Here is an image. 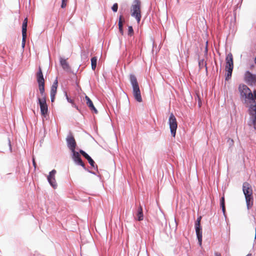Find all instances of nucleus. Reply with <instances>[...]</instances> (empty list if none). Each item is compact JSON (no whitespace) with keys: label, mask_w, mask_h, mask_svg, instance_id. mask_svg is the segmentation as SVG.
Wrapping results in <instances>:
<instances>
[{"label":"nucleus","mask_w":256,"mask_h":256,"mask_svg":"<svg viewBox=\"0 0 256 256\" xmlns=\"http://www.w3.org/2000/svg\"><path fill=\"white\" fill-rule=\"evenodd\" d=\"M238 91L240 98L243 104L246 106H248L252 103V100L253 99L252 90L246 84H240L238 86Z\"/></svg>","instance_id":"f257e3e1"},{"label":"nucleus","mask_w":256,"mask_h":256,"mask_svg":"<svg viewBox=\"0 0 256 256\" xmlns=\"http://www.w3.org/2000/svg\"><path fill=\"white\" fill-rule=\"evenodd\" d=\"M130 81L132 86V94L134 99L138 102L142 101L139 85L136 76L134 74H130Z\"/></svg>","instance_id":"f03ea898"},{"label":"nucleus","mask_w":256,"mask_h":256,"mask_svg":"<svg viewBox=\"0 0 256 256\" xmlns=\"http://www.w3.org/2000/svg\"><path fill=\"white\" fill-rule=\"evenodd\" d=\"M140 0H134L132 6L131 15L136 18L138 22H139L141 19Z\"/></svg>","instance_id":"7ed1b4c3"},{"label":"nucleus","mask_w":256,"mask_h":256,"mask_svg":"<svg viewBox=\"0 0 256 256\" xmlns=\"http://www.w3.org/2000/svg\"><path fill=\"white\" fill-rule=\"evenodd\" d=\"M168 124L170 126L171 134L173 137H175L176 134V130L178 128V124L176 118L172 113L170 114L168 119Z\"/></svg>","instance_id":"20e7f679"},{"label":"nucleus","mask_w":256,"mask_h":256,"mask_svg":"<svg viewBox=\"0 0 256 256\" xmlns=\"http://www.w3.org/2000/svg\"><path fill=\"white\" fill-rule=\"evenodd\" d=\"M66 140L68 148L70 151H74V150H75L76 146V142L74 136L71 132H69Z\"/></svg>","instance_id":"39448f33"},{"label":"nucleus","mask_w":256,"mask_h":256,"mask_svg":"<svg viewBox=\"0 0 256 256\" xmlns=\"http://www.w3.org/2000/svg\"><path fill=\"white\" fill-rule=\"evenodd\" d=\"M38 101L40 106L41 114L46 116L48 112V107L46 102V98H38Z\"/></svg>","instance_id":"423d86ee"},{"label":"nucleus","mask_w":256,"mask_h":256,"mask_svg":"<svg viewBox=\"0 0 256 256\" xmlns=\"http://www.w3.org/2000/svg\"><path fill=\"white\" fill-rule=\"evenodd\" d=\"M72 152V156L74 162L78 165L81 166L84 170H86V168L84 163L83 162L78 152H76L75 150L74 151H70Z\"/></svg>","instance_id":"0eeeda50"},{"label":"nucleus","mask_w":256,"mask_h":256,"mask_svg":"<svg viewBox=\"0 0 256 256\" xmlns=\"http://www.w3.org/2000/svg\"><path fill=\"white\" fill-rule=\"evenodd\" d=\"M72 152V156L74 162L78 165L81 166L84 170H86V168L84 163L83 162L78 152H76L75 150L74 151H70Z\"/></svg>","instance_id":"6e6552de"},{"label":"nucleus","mask_w":256,"mask_h":256,"mask_svg":"<svg viewBox=\"0 0 256 256\" xmlns=\"http://www.w3.org/2000/svg\"><path fill=\"white\" fill-rule=\"evenodd\" d=\"M245 80L249 86H253L256 84V75L248 71L246 74Z\"/></svg>","instance_id":"1a4fd4ad"},{"label":"nucleus","mask_w":256,"mask_h":256,"mask_svg":"<svg viewBox=\"0 0 256 256\" xmlns=\"http://www.w3.org/2000/svg\"><path fill=\"white\" fill-rule=\"evenodd\" d=\"M249 106L248 113L250 115V120L254 122L256 120V103H251Z\"/></svg>","instance_id":"9d476101"},{"label":"nucleus","mask_w":256,"mask_h":256,"mask_svg":"<svg viewBox=\"0 0 256 256\" xmlns=\"http://www.w3.org/2000/svg\"><path fill=\"white\" fill-rule=\"evenodd\" d=\"M242 191L244 196H252V190L250 184L244 182L242 185Z\"/></svg>","instance_id":"9b49d317"},{"label":"nucleus","mask_w":256,"mask_h":256,"mask_svg":"<svg viewBox=\"0 0 256 256\" xmlns=\"http://www.w3.org/2000/svg\"><path fill=\"white\" fill-rule=\"evenodd\" d=\"M27 24H28V18H26L22 23V48L24 47L26 38V28H27Z\"/></svg>","instance_id":"f8f14e48"},{"label":"nucleus","mask_w":256,"mask_h":256,"mask_svg":"<svg viewBox=\"0 0 256 256\" xmlns=\"http://www.w3.org/2000/svg\"><path fill=\"white\" fill-rule=\"evenodd\" d=\"M226 69L233 70L234 63L232 55L231 53H229L226 56Z\"/></svg>","instance_id":"ddd939ff"},{"label":"nucleus","mask_w":256,"mask_h":256,"mask_svg":"<svg viewBox=\"0 0 256 256\" xmlns=\"http://www.w3.org/2000/svg\"><path fill=\"white\" fill-rule=\"evenodd\" d=\"M56 174V170H54L50 172V174L48 176V180L49 183L54 188H56V186L54 178V175Z\"/></svg>","instance_id":"4468645a"},{"label":"nucleus","mask_w":256,"mask_h":256,"mask_svg":"<svg viewBox=\"0 0 256 256\" xmlns=\"http://www.w3.org/2000/svg\"><path fill=\"white\" fill-rule=\"evenodd\" d=\"M58 80H56L54 82L50 90V98L52 102L54 101V96L56 92V90L58 87Z\"/></svg>","instance_id":"2eb2a0df"},{"label":"nucleus","mask_w":256,"mask_h":256,"mask_svg":"<svg viewBox=\"0 0 256 256\" xmlns=\"http://www.w3.org/2000/svg\"><path fill=\"white\" fill-rule=\"evenodd\" d=\"M196 235L198 240V244L201 246L202 244V228L201 226H195Z\"/></svg>","instance_id":"dca6fc26"},{"label":"nucleus","mask_w":256,"mask_h":256,"mask_svg":"<svg viewBox=\"0 0 256 256\" xmlns=\"http://www.w3.org/2000/svg\"><path fill=\"white\" fill-rule=\"evenodd\" d=\"M36 79L38 84V83H44V76L42 72V70L40 66L38 68V71L36 73Z\"/></svg>","instance_id":"f3484780"},{"label":"nucleus","mask_w":256,"mask_h":256,"mask_svg":"<svg viewBox=\"0 0 256 256\" xmlns=\"http://www.w3.org/2000/svg\"><path fill=\"white\" fill-rule=\"evenodd\" d=\"M246 208L248 210L251 208L253 206L254 198L253 196H245Z\"/></svg>","instance_id":"a211bd4d"},{"label":"nucleus","mask_w":256,"mask_h":256,"mask_svg":"<svg viewBox=\"0 0 256 256\" xmlns=\"http://www.w3.org/2000/svg\"><path fill=\"white\" fill-rule=\"evenodd\" d=\"M86 104L90 108L91 110H93L94 113L97 114L98 110L94 106L92 102L90 100V99L88 96H86Z\"/></svg>","instance_id":"6ab92c4d"},{"label":"nucleus","mask_w":256,"mask_h":256,"mask_svg":"<svg viewBox=\"0 0 256 256\" xmlns=\"http://www.w3.org/2000/svg\"><path fill=\"white\" fill-rule=\"evenodd\" d=\"M136 215L137 216L136 219L138 220L141 221L143 220L144 215L142 212V208L140 206L138 208V211Z\"/></svg>","instance_id":"aec40b11"},{"label":"nucleus","mask_w":256,"mask_h":256,"mask_svg":"<svg viewBox=\"0 0 256 256\" xmlns=\"http://www.w3.org/2000/svg\"><path fill=\"white\" fill-rule=\"evenodd\" d=\"M65 96L66 97L67 101L71 104L72 106L74 108H75L78 110L80 111L78 107L76 106L74 102V100L69 98L66 93H65Z\"/></svg>","instance_id":"412c9836"},{"label":"nucleus","mask_w":256,"mask_h":256,"mask_svg":"<svg viewBox=\"0 0 256 256\" xmlns=\"http://www.w3.org/2000/svg\"><path fill=\"white\" fill-rule=\"evenodd\" d=\"M84 158L88 160L90 164L92 167H93L95 169H96L98 170V166H94L95 162L94 161V160L88 154H87V155H86Z\"/></svg>","instance_id":"4be33fe9"},{"label":"nucleus","mask_w":256,"mask_h":256,"mask_svg":"<svg viewBox=\"0 0 256 256\" xmlns=\"http://www.w3.org/2000/svg\"><path fill=\"white\" fill-rule=\"evenodd\" d=\"M38 88L41 94L42 98H46L44 94V82L38 83Z\"/></svg>","instance_id":"5701e85b"},{"label":"nucleus","mask_w":256,"mask_h":256,"mask_svg":"<svg viewBox=\"0 0 256 256\" xmlns=\"http://www.w3.org/2000/svg\"><path fill=\"white\" fill-rule=\"evenodd\" d=\"M97 64V58L94 56L91 58V66L93 70H96Z\"/></svg>","instance_id":"b1692460"},{"label":"nucleus","mask_w":256,"mask_h":256,"mask_svg":"<svg viewBox=\"0 0 256 256\" xmlns=\"http://www.w3.org/2000/svg\"><path fill=\"white\" fill-rule=\"evenodd\" d=\"M198 66L200 69L201 70L203 68H206V70H207V67H206V62L204 60V59L199 60L198 61Z\"/></svg>","instance_id":"393cba45"},{"label":"nucleus","mask_w":256,"mask_h":256,"mask_svg":"<svg viewBox=\"0 0 256 256\" xmlns=\"http://www.w3.org/2000/svg\"><path fill=\"white\" fill-rule=\"evenodd\" d=\"M122 16H120L118 21V28L120 32L122 34H123V30H122Z\"/></svg>","instance_id":"a878e982"},{"label":"nucleus","mask_w":256,"mask_h":256,"mask_svg":"<svg viewBox=\"0 0 256 256\" xmlns=\"http://www.w3.org/2000/svg\"><path fill=\"white\" fill-rule=\"evenodd\" d=\"M220 206L222 208V212L225 214V206H224V197H222L220 200Z\"/></svg>","instance_id":"bb28decb"},{"label":"nucleus","mask_w":256,"mask_h":256,"mask_svg":"<svg viewBox=\"0 0 256 256\" xmlns=\"http://www.w3.org/2000/svg\"><path fill=\"white\" fill-rule=\"evenodd\" d=\"M233 70H230L229 69H226V80H228L232 76V72Z\"/></svg>","instance_id":"cd10ccee"},{"label":"nucleus","mask_w":256,"mask_h":256,"mask_svg":"<svg viewBox=\"0 0 256 256\" xmlns=\"http://www.w3.org/2000/svg\"><path fill=\"white\" fill-rule=\"evenodd\" d=\"M248 125L250 126H253L254 129L256 130V120L254 122L252 120H250Z\"/></svg>","instance_id":"c85d7f7f"},{"label":"nucleus","mask_w":256,"mask_h":256,"mask_svg":"<svg viewBox=\"0 0 256 256\" xmlns=\"http://www.w3.org/2000/svg\"><path fill=\"white\" fill-rule=\"evenodd\" d=\"M112 9L113 12H116L118 11V4L117 3H115L113 4L112 6Z\"/></svg>","instance_id":"c756f323"},{"label":"nucleus","mask_w":256,"mask_h":256,"mask_svg":"<svg viewBox=\"0 0 256 256\" xmlns=\"http://www.w3.org/2000/svg\"><path fill=\"white\" fill-rule=\"evenodd\" d=\"M252 97L253 99L252 100V103H256V90H254V92L252 94Z\"/></svg>","instance_id":"7c9ffc66"},{"label":"nucleus","mask_w":256,"mask_h":256,"mask_svg":"<svg viewBox=\"0 0 256 256\" xmlns=\"http://www.w3.org/2000/svg\"><path fill=\"white\" fill-rule=\"evenodd\" d=\"M134 30L132 27V26H129L128 27V34L129 36H132L133 34Z\"/></svg>","instance_id":"2f4dec72"},{"label":"nucleus","mask_w":256,"mask_h":256,"mask_svg":"<svg viewBox=\"0 0 256 256\" xmlns=\"http://www.w3.org/2000/svg\"><path fill=\"white\" fill-rule=\"evenodd\" d=\"M201 217H199L197 218L196 221L195 222V226H200V222Z\"/></svg>","instance_id":"473e14b6"},{"label":"nucleus","mask_w":256,"mask_h":256,"mask_svg":"<svg viewBox=\"0 0 256 256\" xmlns=\"http://www.w3.org/2000/svg\"><path fill=\"white\" fill-rule=\"evenodd\" d=\"M80 152L83 156L84 157H85V156L88 154L86 152L82 150H80Z\"/></svg>","instance_id":"72a5a7b5"},{"label":"nucleus","mask_w":256,"mask_h":256,"mask_svg":"<svg viewBox=\"0 0 256 256\" xmlns=\"http://www.w3.org/2000/svg\"><path fill=\"white\" fill-rule=\"evenodd\" d=\"M32 164H33V166L34 168V169L36 168V161H35V159L33 157L32 158Z\"/></svg>","instance_id":"f704fd0d"},{"label":"nucleus","mask_w":256,"mask_h":256,"mask_svg":"<svg viewBox=\"0 0 256 256\" xmlns=\"http://www.w3.org/2000/svg\"><path fill=\"white\" fill-rule=\"evenodd\" d=\"M60 62L62 67H64V60H63L62 58H60Z\"/></svg>","instance_id":"c9c22d12"},{"label":"nucleus","mask_w":256,"mask_h":256,"mask_svg":"<svg viewBox=\"0 0 256 256\" xmlns=\"http://www.w3.org/2000/svg\"><path fill=\"white\" fill-rule=\"evenodd\" d=\"M64 64H65V70H66V68H68V65L66 61H65Z\"/></svg>","instance_id":"e433bc0d"},{"label":"nucleus","mask_w":256,"mask_h":256,"mask_svg":"<svg viewBox=\"0 0 256 256\" xmlns=\"http://www.w3.org/2000/svg\"><path fill=\"white\" fill-rule=\"evenodd\" d=\"M86 170L92 174H96V173L94 172L90 171L89 170L87 169L86 168Z\"/></svg>","instance_id":"4c0bfd02"},{"label":"nucleus","mask_w":256,"mask_h":256,"mask_svg":"<svg viewBox=\"0 0 256 256\" xmlns=\"http://www.w3.org/2000/svg\"><path fill=\"white\" fill-rule=\"evenodd\" d=\"M61 7L62 8H64V0H62Z\"/></svg>","instance_id":"58836bf2"},{"label":"nucleus","mask_w":256,"mask_h":256,"mask_svg":"<svg viewBox=\"0 0 256 256\" xmlns=\"http://www.w3.org/2000/svg\"><path fill=\"white\" fill-rule=\"evenodd\" d=\"M215 256H221V255L218 253H216L215 254Z\"/></svg>","instance_id":"ea45409f"},{"label":"nucleus","mask_w":256,"mask_h":256,"mask_svg":"<svg viewBox=\"0 0 256 256\" xmlns=\"http://www.w3.org/2000/svg\"><path fill=\"white\" fill-rule=\"evenodd\" d=\"M246 256H252V254H248Z\"/></svg>","instance_id":"a19ab883"},{"label":"nucleus","mask_w":256,"mask_h":256,"mask_svg":"<svg viewBox=\"0 0 256 256\" xmlns=\"http://www.w3.org/2000/svg\"><path fill=\"white\" fill-rule=\"evenodd\" d=\"M255 63L256 64V58H255Z\"/></svg>","instance_id":"79ce46f5"},{"label":"nucleus","mask_w":256,"mask_h":256,"mask_svg":"<svg viewBox=\"0 0 256 256\" xmlns=\"http://www.w3.org/2000/svg\"><path fill=\"white\" fill-rule=\"evenodd\" d=\"M66 0H65V6H66Z\"/></svg>","instance_id":"37998d69"}]
</instances>
